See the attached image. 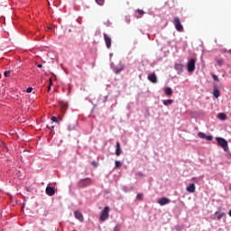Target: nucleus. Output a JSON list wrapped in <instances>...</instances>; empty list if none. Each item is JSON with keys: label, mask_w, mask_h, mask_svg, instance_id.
I'll use <instances>...</instances> for the list:
<instances>
[{"label": "nucleus", "mask_w": 231, "mask_h": 231, "mask_svg": "<svg viewBox=\"0 0 231 231\" xmlns=\"http://www.w3.org/2000/svg\"><path fill=\"white\" fill-rule=\"evenodd\" d=\"M213 79L216 80L217 82H219V78L217 77V75L213 74Z\"/></svg>", "instance_id": "29"}, {"label": "nucleus", "mask_w": 231, "mask_h": 231, "mask_svg": "<svg viewBox=\"0 0 231 231\" xmlns=\"http://www.w3.org/2000/svg\"><path fill=\"white\" fill-rule=\"evenodd\" d=\"M49 89H51V87H49Z\"/></svg>", "instance_id": "40"}, {"label": "nucleus", "mask_w": 231, "mask_h": 231, "mask_svg": "<svg viewBox=\"0 0 231 231\" xmlns=\"http://www.w3.org/2000/svg\"><path fill=\"white\" fill-rule=\"evenodd\" d=\"M60 104L61 110L65 112L66 109H68V102L61 101Z\"/></svg>", "instance_id": "15"}, {"label": "nucleus", "mask_w": 231, "mask_h": 231, "mask_svg": "<svg viewBox=\"0 0 231 231\" xmlns=\"http://www.w3.org/2000/svg\"><path fill=\"white\" fill-rule=\"evenodd\" d=\"M88 185H89V183H91V180L88 179Z\"/></svg>", "instance_id": "37"}, {"label": "nucleus", "mask_w": 231, "mask_h": 231, "mask_svg": "<svg viewBox=\"0 0 231 231\" xmlns=\"http://www.w3.org/2000/svg\"><path fill=\"white\" fill-rule=\"evenodd\" d=\"M45 192L47 196H55V188L49 185L46 187Z\"/></svg>", "instance_id": "5"}, {"label": "nucleus", "mask_w": 231, "mask_h": 231, "mask_svg": "<svg viewBox=\"0 0 231 231\" xmlns=\"http://www.w3.org/2000/svg\"><path fill=\"white\" fill-rule=\"evenodd\" d=\"M175 69L178 71V73H181L183 71V64L176 63Z\"/></svg>", "instance_id": "13"}, {"label": "nucleus", "mask_w": 231, "mask_h": 231, "mask_svg": "<svg viewBox=\"0 0 231 231\" xmlns=\"http://www.w3.org/2000/svg\"><path fill=\"white\" fill-rule=\"evenodd\" d=\"M32 91H33V88L32 87H28L26 89V93H32Z\"/></svg>", "instance_id": "27"}, {"label": "nucleus", "mask_w": 231, "mask_h": 231, "mask_svg": "<svg viewBox=\"0 0 231 231\" xmlns=\"http://www.w3.org/2000/svg\"><path fill=\"white\" fill-rule=\"evenodd\" d=\"M93 167H98V162L97 161L92 162Z\"/></svg>", "instance_id": "31"}, {"label": "nucleus", "mask_w": 231, "mask_h": 231, "mask_svg": "<svg viewBox=\"0 0 231 231\" xmlns=\"http://www.w3.org/2000/svg\"><path fill=\"white\" fill-rule=\"evenodd\" d=\"M221 92L218 90L217 87H214L213 96L215 98H219Z\"/></svg>", "instance_id": "14"}, {"label": "nucleus", "mask_w": 231, "mask_h": 231, "mask_svg": "<svg viewBox=\"0 0 231 231\" xmlns=\"http://www.w3.org/2000/svg\"><path fill=\"white\" fill-rule=\"evenodd\" d=\"M116 156H120V154H122V148L120 146V142H117L116 144Z\"/></svg>", "instance_id": "11"}, {"label": "nucleus", "mask_w": 231, "mask_h": 231, "mask_svg": "<svg viewBox=\"0 0 231 231\" xmlns=\"http://www.w3.org/2000/svg\"><path fill=\"white\" fill-rule=\"evenodd\" d=\"M104 37H105V42H106V48H111V37H109V35L107 34H104Z\"/></svg>", "instance_id": "10"}, {"label": "nucleus", "mask_w": 231, "mask_h": 231, "mask_svg": "<svg viewBox=\"0 0 231 231\" xmlns=\"http://www.w3.org/2000/svg\"><path fill=\"white\" fill-rule=\"evenodd\" d=\"M186 190L188 192H190L191 194H194V192H196V185L190 184L189 186L187 187Z\"/></svg>", "instance_id": "12"}, {"label": "nucleus", "mask_w": 231, "mask_h": 231, "mask_svg": "<svg viewBox=\"0 0 231 231\" xmlns=\"http://www.w3.org/2000/svg\"><path fill=\"white\" fill-rule=\"evenodd\" d=\"M217 144L224 149V151H228V142L225 140L223 137H217L216 138Z\"/></svg>", "instance_id": "1"}, {"label": "nucleus", "mask_w": 231, "mask_h": 231, "mask_svg": "<svg viewBox=\"0 0 231 231\" xmlns=\"http://www.w3.org/2000/svg\"><path fill=\"white\" fill-rule=\"evenodd\" d=\"M165 94H166L168 97H171V95H172V88H165Z\"/></svg>", "instance_id": "19"}, {"label": "nucleus", "mask_w": 231, "mask_h": 231, "mask_svg": "<svg viewBox=\"0 0 231 231\" xmlns=\"http://www.w3.org/2000/svg\"><path fill=\"white\" fill-rule=\"evenodd\" d=\"M34 41H39V37L34 38Z\"/></svg>", "instance_id": "38"}, {"label": "nucleus", "mask_w": 231, "mask_h": 231, "mask_svg": "<svg viewBox=\"0 0 231 231\" xmlns=\"http://www.w3.org/2000/svg\"><path fill=\"white\" fill-rule=\"evenodd\" d=\"M114 231H120V225L116 226Z\"/></svg>", "instance_id": "32"}, {"label": "nucleus", "mask_w": 231, "mask_h": 231, "mask_svg": "<svg viewBox=\"0 0 231 231\" xmlns=\"http://www.w3.org/2000/svg\"><path fill=\"white\" fill-rule=\"evenodd\" d=\"M217 118H219V120H226V114H223V113H220L217 115Z\"/></svg>", "instance_id": "18"}, {"label": "nucleus", "mask_w": 231, "mask_h": 231, "mask_svg": "<svg viewBox=\"0 0 231 231\" xmlns=\"http://www.w3.org/2000/svg\"><path fill=\"white\" fill-rule=\"evenodd\" d=\"M205 140H208V142H212L213 137H212V135H206V139Z\"/></svg>", "instance_id": "25"}, {"label": "nucleus", "mask_w": 231, "mask_h": 231, "mask_svg": "<svg viewBox=\"0 0 231 231\" xmlns=\"http://www.w3.org/2000/svg\"><path fill=\"white\" fill-rule=\"evenodd\" d=\"M37 68H42V63H36Z\"/></svg>", "instance_id": "34"}, {"label": "nucleus", "mask_w": 231, "mask_h": 231, "mask_svg": "<svg viewBox=\"0 0 231 231\" xmlns=\"http://www.w3.org/2000/svg\"><path fill=\"white\" fill-rule=\"evenodd\" d=\"M173 24L177 32H183V25L181 24V20L179 17L173 19Z\"/></svg>", "instance_id": "2"}, {"label": "nucleus", "mask_w": 231, "mask_h": 231, "mask_svg": "<svg viewBox=\"0 0 231 231\" xmlns=\"http://www.w3.org/2000/svg\"><path fill=\"white\" fill-rule=\"evenodd\" d=\"M120 71H122V69H116V75H118V73H120Z\"/></svg>", "instance_id": "35"}, {"label": "nucleus", "mask_w": 231, "mask_h": 231, "mask_svg": "<svg viewBox=\"0 0 231 231\" xmlns=\"http://www.w3.org/2000/svg\"><path fill=\"white\" fill-rule=\"evenodd\" d=\"M79 187L80 189H85V187H88V179H83V180H79Z\"/></svg>", "instance_id": "9"}, {"label": "nucleus", "mask_w": 231, "mask_h": 231, "mask_svg": "<svg viewBox=\"0 0 231 231\" xmlns=\"http://www.w3.org/2000/svg\"><path fill=\"white\" fill-rule=\"evenodd\" d=\"M71 91V86H69V93Z\"/></svg>", "instance_id": "36"}, {"label": "nucleus", "mask_w": 231, "mask_h": 231, "mask_svg": "<svg viewBox=\"0 0 231 231\" xmlns=\"http://www.w3.org/2000/svg\"><path fill=\"white\" fill-rule=\"evenodd\" d=\"M137 199H139L140 201H142V199H143V194L139 193V194L137 195Z\"/></svg>", "instance_id": "26"}, {"label": "nucleus", "mask_w": 231, "mask_h": 231, "mask_svg": "<svg viewBox=\"0 0 231 231\" xmlns=\"http://www.w3.org/2000/svg\"><path fill=\"white\" fill-rule=\"evenodd\" d=\"M96 2L97 3V5H99V6H102L104 5V0H96Z\"/></svg>", "instance_id": "28"}, {"label": "nucleus", "mask_w": 231, "mask_h": 231, "mask_svg": "<svg viewBox=\"0 0 231 231\" xmlns=\"http://www.w3.org/2000/svg\"><path fill=\"white\" fill-rule=\"evenodd\" d=\"M109 217V207H106L101 213L100 219L106 221Z\"/></svg>", "instance_id": "4"}, {"label": "nucleus", "mask_w": 231, "mask_h": 231, "mask_svg": "<svg viewBox=\"0 0 231 231\" xmlns=\"http://www.w3.org/2000/svg\"><path fill=\"white\" fill-rule=\"evenodd\" d=\"M48 129L51 131V134H53V129L55 126L53 125H47Z\"/></svg>", "instance_id": "23"}, {"label": "nucleus", "mask_w": 231, "mask_h": 231, "mask_svg": "<svg viewBox=\"0 0 231 231\" xmlns=\"http://www.w3.org/2000/svg\"><path fill=\"white\" fill-rule=\"evenodd\" d=\"M148 80H150V82H152V84H156L158 82L156 74L152 73V74L148 75Z\"/></svg>", "instance_id": "8"}, {"label": "nucleus", "mask_w": 231, "mask_h": 231, "mask_svg": "<svg viewBox=\"0 0 231 231\" xmlns=\"http://www.w3.org/2000/svg\"><path fill=\"white\" fill-rule=\"evenodd\" d=\"M195 69H196V59H191L188 62V71H189V73H193V71H195Z\"/></svg>", "instance_id": "3"}, {"label": "nucleus", "mask_w": 231, "mask_h": 231, "mask_svg": "<svg viewBox=\"0 0 231 231\" xmlns=\"http://www.w3.org/2000/svg\"><path fill=\"white\" fill-rule=\"evenodd\" d=\"M74 216H75L76 219L80 221V223H82V221H84V216L82 215V213L80 211L76 210L74 212Z\"/></svg>", "instance_id": "7"}, {"label": "nucleus", "mask_w": 231, "mask_h": 231, "mask_svg": "<svg viewBox=\"0 0 231 231\" xmlns=\"http://www.w3.org/2000/svg\"><path fill=\"white\" fill-rule=\"evenodd\" d=\"M228 214H229V216H230V217H231V210H229Z\"/></svg>", "instance_id": "39"}, {"label": "nucleus", "mask_w": 231, "mask_h": 231, "mask_svg": "<svg viewBox=\"0 0 231 231\" xmlns=\"http://www.w3.org/2000/svg\"><path fill=\"white\" fill-rule=\"evenodd\" d=\"M12 73V71H10V70H5V72H4V77H5V78H8V77H10V74Z\"/></svg>", "instance_id": "22"}, {"label": "nucleus", "mask_w": 231, "mask_h": 231, "mask_svg": "<svg viewBox=\"0 0 231 231\" xmlns=\"http://www.w3.org/2000/svg\"><path fill=\"white\" fill-rule=\"evenodd\" d=\"M159 205H161L162 207H163V205H169V203H171V199H169L168 198H162L158 200Z\"/></svg>", "instance_id": "6"}, {"label": "nucleus", "mask_w": 231, "mask_h": 231, "mask_svg": "<svg viewBox=\"0 0 231 231\" xmlns=\"http://www.w3.org/2000/svg\"><path fill=\"white\" fill-rule=\"evenodd\" d=\"M215 216H217V219H221L223 217H225V213L224 212H219V211H217L215 213Z\"/></svg>", "instance_id": "17"}, {"label": "nucleus", "mask_w": 231, "mask_h": 231, "mask_svg": "<svg viewBox=\"0 0 231 231\" xmlns=\"http://www.w3.org/2000/svg\"><path fill=\"white\" fill-rule=\"evenodd\" d=\"M198 137L201 138L202 140H205L207 138V134H205V133L199 132L198 134Z\"/></svg>", "instance_id": "20"}, {"label": "nucleus", "mask_w": 231, "mask_h": 231, "mask_svg": "<svg viewBox=\"0 0 231 231\" xmlns=\"http://www.w3.org/2000/svg\"><path fill=\"white\" fill-rule=\"evenodd\" d=\"M172 102H174V100L172 99H167L163 101V105L164 106H171V104H172Z\"/></svg>", "instance_id": "21"}, {"label": "nucleus", "mask_w": 231, "mask_h": 231, "mask_svg": "<svg viewBox=\"0 0 231 231\" xmlns=\"http://www.w3.org/2000/svg\"><path fill=\"white\" fill-rule=\"evenodd\" d=\"M116 167H122V162H120V161H116Z\"/></svg>", "instance_id": "30"}, {"label": "nucleus", "mask_w": 231, "mask_h": 231, "mask_svg": "<svg viewBox=\"0 0 231 231\" xmlns=\"http://www.w3.org/2000/svg\"><path fill=\"white\" fill-rule=\"evenodd\" d=\"M136 13L138 14H136V18L140 19V17H142V15H143L145 14V11L142 10V9H137Z\"/></svg>", "instance_id": "16"}, {"label": "nucleus", "mask_w": 231, "mask_h": 231, "mask_svg": "<svg viewBox=\"0 0 231 231\" xmlns=\"http://www.w3.org/2000/svg\"><path fill=\"white\" fill-rule=\"evenodd\" d=\"M217 64H218V66H223V64H225V60H217Z\"/></svg>", "instance_id": "24"}, {"label": "nucleus", "mask_w": 231, "mask_h": 231, "mask_svg": "<svg viewBox=\"0 0 231 231\" xmlns=\"http://www.w3.org/2000/svg\"><path fill=\"white\" fill-rule=\"evenodd\" d=\"M51 121H52V122H57V117L51 116Z\"/></svg>", "instance_id": "33"}]
</instances>
